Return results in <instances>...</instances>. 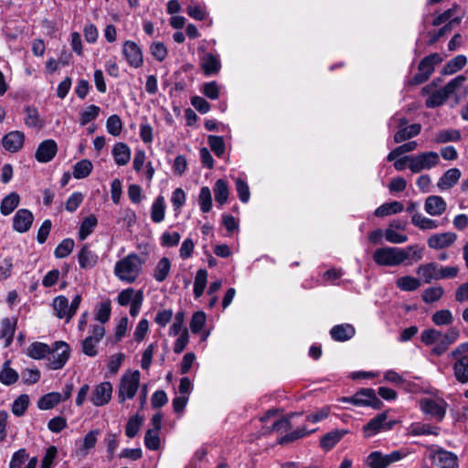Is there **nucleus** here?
Returning a JSON list of instances; mask_svg holds the SVG:
<instances>
[{
  "instance_id": "obj_1",
  "label": "nucleus",
  "mask_w": 468,
  "mask_h": 468,
  "mask_svg": "<svg viewBox=\"0 0 468 468\" xmlns=\"http://www.w3.org/2000/svg\"><path fill=\"white\" fill-rule=\"evenodd\" d=\"M422 249L418 245L405 248L381 247L373 253L374 261L379 266L395 267L401 264L411 265L422 259Z\"/></svg>"
},
{
  "instance_id": "obj_2",
  "label": "nucleus",
  "mask_w": 468,
  "mask_h": 468,
  "mask_svg": "<svg viewBox=\"0 0 468 468\" xmlns=\"http://www.w3.org/2000/svg\"><path fill=\"white\" fill-rule=\"evenodd\" d=\"M466 77L458 75L451 80L443 88L435 89V84L432 82L422 88L421 93L427 95L425 105L427 108H436L441 106L447 99L456 94L462 88L466 92L467 88L463 87Z\"/></svg>"
},
{
  "instance_id": "obj_3",
  "label": "nucleus",
  "mask_w": 468,
  "mask_h": 468,
  "mask_svg": "<svg viewBox=\"0 0 468 468\" xmlns=\"http://www.w3.org/2000/svg\"><path fill=\"white\" fill-rule=\"evenodd\" d=\"M144 261L136 253H129L114 266V275L126 283L134 282L142 273Z\"/></svg>"
},
{
  "instance_id": "obj_4",
  "label": "nucleus",
  "mask_w": 468,
  "mask_h": 468,
  "mask_svg": "<svg viewBox=\"0 0 468 468\" xmlns=\"http://www.w3.org/2000/svg\"><path fill=\"white\" fill-rule=\"evenodd\" d=\"M459 268L457 266H441L438 263L421 264L417 269V274L420 275L425 283L442 279H452L457 276Z\"/></svg>"
},
{
  "instance_id": "obj_5",
  "label": "nucleus",
  "mask_w": 468,
  "mask_h": 468,
  "mask_svg": "<svg viewBox=\"0 0 468 468\" xmlns=\"http://www.w3.org/2000/svg\"><path fill=\"white\" fill-rule=\"evenodd\" d=\"M449 356L454 360L452 369L455 378L460 383L468 382V342H463L456 346L449 354Z\"/></svg>"
},
{
  "instance_id": "obj_6",
  "label": "nucleus",
  "mask_w": 468,
  "mask_h": 468,
  "mask_svg": "<svg viewBox=\"0 0 468 468\" xmlns=\"http://www.w3.org/2000/svg\"><path fill=\"white\" fill-rule=\"evenodd\" d=\"M419 404L421 412L437 422H441L446 415L448 403L441 397H424L420 399Z\"/></svg>"
},
{
  "instance_id": "obj_7",
  "label": "nucleus",
  "mask_w": 468,
  "mask_h": 468,
  "mask_svg": "<svg viewBox=\"0 0 468 468\" xmlns=\"http://www.w3.org/2000/svg\"><path fill=\"white\" fill-rule=\"evenodd\" d=\"M80 302L81 296L80 294H76L70 303L69 299L64 295L55 297L52 301V308L55 316L58 319H65L66 322L69 323L77 313Z\"/></svg>"
},
{
  "instance_id": "obj_8",
  "label": "nucleus",
  "mask_w": 468,
  "mask_h": 468,
  "mask_svg": "<svg viewBox=\"0 0 468 468\" xmlns=\"http://www.w3.org/2000/svg\"><path fill=\"white\" fill-rule=\"evenodd\" d=\"M140 379L141 374L138 370L129 371L122 375L118 387V400L120 403L134 398L139 388Z\"/></svg>"
},
{
  "instance_id": "obj_9",
  "label": "nucleus",
  "mask_w": 468,
  "mask_h": 468,
  "mask_svg": "<svg viewBox=\"0 0 468 468\" xmlns=\"http://www.w3.org/2000/svg\"><path fill=\"white\" fill-rule=\"evenodd\" d=\"M339 401L352 403L356 406H369L374 409H379L382 401L377 397L373 388H362L351 397H342Z\"/></svg>"
},
{
  "instance_id": "obj_10",
  "label": "nucleus",
  "mask_w": 468,
  "mask_h": 468,
  "mask_svg": "<svg viewBox=\"0 0 468 468\" xmlns=\"http://www.w3.org/2000/svg\"><path fill=\"white\" fill-rule=\"evenodd\" d=\"M443 58L439 53H432L425 57L419 64V72L413 77L412 84H420L426 81L433 73L435 66L442 62Z\"/></svg>"
},
{
  "instance_id": "obj_11",
  "label": "nucleus",
  "mask_w": 468,
  "mask_h": 468,
  "mask_svg": "<svg viewBox=\"0 0 468 468\" xmlns=\"http://www.w3.org/2000/svg\"><path fill=\"white\" fill-rule=\"evenodd\" d=\"M408 123V121L404 117H399L398 115H394L388 122V126L391 127L394 124H397L399 130L394 135V142L399 144L403 141L409 140L416 135H418L421 131V125L419 123H414L409 126H405Z\"/></svg>"
},
{
  "instance_id": "obj_12",
  "label": "nucleus",
  "mask_w": 468,
  "mask_h": 468,
  "mask_svg": "<svg viewBox=\"0 0 468 468\" xmlns=\"http://www.w3.org/2000/svg\"><path fill=\"white\" fill-rule=\"evenodd\" d=\"M406 457V452L393 451L388 454H383L378 451L372 452L366 460L369 468H387L389 464L399 462Z\"/></svg>"
},
{
  "instance_id": "obj_13",
  "label": "nucleus",
  "mask_w": 468,
  "mask_h": 468,
  "mask_svg": "<svg viewBox=\"0 0 468 468\" xmlns=\"http://www.w3.org/2000/svg\"><path fill=\"white\" fill-rule=\"evenodd\" d=\"M48 356V367L51 370L60 369L69 360V346L65 342H56Z\"/></svg>"
},
{
  "instance_id": "obj_14",
  "label": "nucleus",
  "mask_w": 468,
  "mask_h": 468,
  "mask_svg": "<svg viewBox=\"0 0 468 468\" xmlns=\"http://www.w3.org/2000/svg\"><path fill=\"white\" fill-rule=\"evenodd\" d=\"M410 170L412 173H420L422 170H430L437 166L440 163L438 153L430 151L423 152L416 155H411Z\"/></svg>"
},
{
  "instance_id": "obj_15",
  "label": "nucleus",
  "mask_w": 468,
  "mask_h": 468,
  "mask_svg": "<svg viewBox=\"0 0 468 468\" xmlns=\"http://www.w3.org/2000/svg\"><path fill=\"white\" fill-rule=\"evenodd\" d=\"M89 333L81 343L82 352L86 356H95L98 354V345L105 335V328L102 324H91Z\"/></svg>"
},
{
  "instance_id": "obj_16",
  "label": "nucleus",
  "mask_w": 468,
  "mask_h": 468,
  "mask_svg": "<svg viewBox=\"0 0 468 468\" xmlns=\"http://www.w3.org/2000/svg\"><path fill=\"white\" fill-rule=\"evenodd\" d=\"M395 421H388V414L382 412L372 418L364 427L363 435L370 438L381 431H389L393 428Z\"/></svg>"
},
{
  "instance_id": "obj_17",
  "label": "nucleus",
  "mask_w": 468,
  "mask_h": 468,
  "mask_svg": "<svg viewBox=\"0 0 468 468\" xmlns=\"http://www.w3.org/2000/svg\"><path fill=\"white\" fill-rule=\"evenodd\" d=\"M122 53L130 67L138 69L143 66V52L134 41L126 40L122 45Z\"/></svg>"
},
{
  "instance_id": "obj_18",
  "label": "nucleus",
  "mask_w": 468,
  "mask_h": 468,
  "mask_svg": "<svg viewBox=\"0 0 468 468\" xmlns=\"http://www.w3.org/2000/svg\"><path fill=\"white\" fill-rule=\"evenodd\" d=\"M112 395V385L109 381L96 385L91 392L90 400L96 407L108 404Z\"/></svg>"
},
{
  "instance_id": "obj_19",
  "label": "nucleus",
  "mask_w": 468,
  "mask_h": 468,
  "mask_svg": "<svg viewBox=\"0 0 468 468\" xmlns=\"http://www.w3.org/2000/svg\"><path fill=\"white\" fill-rule=\"evenodd\" d=\"M100 434L99 429L90 431L81 441L76 442L78 447L75 451V455L80 458H85L95 448Z\"/></svg>"
},
{
  "instance_id": "obj_20",
  "label": "nucleus",
  "mask_w": 468,
  "mask_h": 468,
  "mask_svg": "<svg viewBox=\"0 0 468 468\" xmlns=\"http://www.w3.org/2000/svg\"><path fill=\"white\" fill-rule=\"evenodd\" d=\"M200 67L206 76L217 75L221 69L220 57L217 53L206 52L200 56Z\"/></svg>"
},
{
  "instance_id": "obj_21",
  "label": "nucleus",
  "mask_w": 468,
  "mask_h": 468,
  "mask_svg": "<svg viewBox=\"0 0 468 468\" xmlns=\"http://www.w3.org/2000/svg\"><path fill=\"white\" fill-rule=\"evenodd\" d=\"M460 336V330L457 327L449 328L444 334L441 333V338L438 343L432 348V353L441 356L448 347L455 343Z\"/></svg>"
},
{
  "instance_id": "obj_22",
  "label": "nucleus",
  "mask_w": 468,
  "mask_h": 468,
  "mask_svg": "<svg viewBox=\"0 0 468 468\" xmlns=\"http://www.w3.org/2000/svg\"><path fill=\"white\" fill-rule=\"evenodd\" d=\"M33 221V213L27 208H20L13 218V229L19 233H25L31 228Z\"/></svg>"
},
{
  "instance_id": "obj_23",
  "label": "nucleus",
  "mask_w": 468,
  "mask_h": 468,
  "mask_svg": "<svg viewBox=\"0 0 468 468\" xmlns=\"http://www.w3.org/2000/svg\"><path fill=\"white\" fill-rule=\"evenodd\" d=\"M58 152L57 143L52 139L43 141L37 147L35 156L40 163L51 161Z\"/></svg>"
},
{
  "instance_id": "obj_24",
  "label": "nucleus",
  "mask_w": 468,
  "mask_h": 468,
  "mask_svg": "<svg viewBox=\"0 0 468 468\" xmlns=\"http://www.w3.org/2000/svg\"><path fill=\"white\" fill-rule=\"evenodd\" d=\"M432 462L440 468H457V456L448 451L439 449L432 453Z\"/></svg>"
},
{
  "instance_id": "obj_25",
  "label": "nucleus",
  "mask_w": 468,
  "mask_h": 468,
  "mask_svg": "<svg viewBox=\"0 0 468 468\" xmlns=\"http://www.w3.org/2000/svg\"><path fill=\"white\" fill-rule=\"evenodd\" d=\"M457 235L453 232H443L431 235L428 240L431 249L441 250L450 247L455 242Z\"/></svg>"
},
{
  "instance_id": "obj_26",
  "label": "nucleus",
  "mask_w": 468,
  "mask_h": 468,
  "mask_svg": "<svg viewBox=\"0 0 468 468\" xmlns=\"http://www.w3.org/2000/svg\"><path fill=\"white\" fill-rule=\"evenodd\" d=\"M447 208V203L441 196H429L425 199L424 210L431 217L441 216Z\"/></svg>"
},
{
  "instance_id": "obj_27",
  "label": "nucleus",
  "mask_w": 468,
  "mask_h": 468,
  "mask_svg": "<svg viewBox=\"0 0 468 468\" xmlns=\"http://www.w3.org/2000/svg\"><path fill=\"white\" fill-rule=\"evenodd\" d=\"M24 142L25 134L23 132L12 131L3 137L2 145L6 151L16 153L22 148Z\"/></svg>"
},
{
  "instance_id": "obj_28",
  "label": "nucleus",
  "mask_w": 468,
  "mask_h": 468,
  "mask_svg": "<svg viewBox=\"0 0 468 468\" xmlns=\"http://www.w3.org/2000/svg\"><path fill=\"white\" fill-rule=\"evenodd\" d=\"M78 261L81 269L90 270L98 264L99 256L95 251L90 250V244L86 243L81 247L78 254Z\"/></svg>"
},
{
  "instance_id": "obj_29",
  "label": "nucleus",
  "mask_w": 468,
  "mask_h": 468,
  "mask_svg": "<svg viewBox=\"0 0 468 468\" xmlns=\"http://www.w3.org/2000/svg\"><path fill=\"white\" fill-rule=\"evenodd\" d=\"M356 334L355 327L350 324H341L333 326L330 330L332 339L337 342H345L351 339Z\"/></svg>"
},
{
  "instance_id": "obj_30",
  "label": "nucleus",
  "mask_w": 468,
  "mask_h": 468,
  "mask_svg": "<svg viewBox=\"0 0 468 468\" xmlns=\"http://www.w3.org/2000/svg\"><path fill=\"white\" fill-rule=\"evenodd\" d=\"M462 173L458 168H450L439 178L437 186L440 190H447L454 186L461 178Z\"/></svg>"
},
{
  "instance_id": "obj_31",
  "label": "nucleus",
  "mask_w": 468,
  "mask_h": 468,
  "mask_svg": "<svg viewBox=\"0 0 468 468\" xmlns=\"http://www.w3.org/2000/svg\"><path fill=\"white\" fill-rule=\"evenodd\" d=\"M348 433L347 430H334L324 434L320 441V446L324 451H330L342 438Z\"/></svg>"
},
{
  "instance_id": "obj_32",
  "label": "nucleus",
  "mask_w": 468,
  "mask_h": 468,
  "mask_svg": "<svg viewBox=\"0 0 468 468\" xmlns=\"http://www.w3.org/2000/svg\"><path fill=\"white\" fill-rule=\"evenodd\" d=\"M112 153L115 163L120 166L127 165L131 159V149L124 143L115 144Z\"/></svg>"
},
{
  "instance_id": "obj_33",
  "label": "nucleus",
  "mask_w": 468,
  "mask_h": 468,
  "mask_svg": "<svg viewBox=\"0 0 468 468\" xmlns=\"http://www.w3.org/2000/svg\"><path fill=\"white\" fill-rule=\"evenodd\" d=\"M439 431V427L422 422H414L409 428V433L412 436L438 435Z\"/></svg>"
},
{
  "instance_id": "obj_34",
  "label": "nucleus",
  "mask_w": 468,
  "mask_h": 468,
  "mask_svg": "<svg viewBox=\"0 0 468 468\" xmlns=\"http://www.w3.org/2000/svg\"><path fill=\"white\" fill-rule=\"evenodd\" d=\"M165 200L163 196H158L151 207V219L154 223H160L165 219Z\"/></svg>"
},
{
  "instance_id": "obj_35",
  "label": "nucleus",
  "mask_w": 468,
  "mask_h": 468,
  "mask_svg": "<svg viewBox=\"0 0 468 468\" xmlns=\"http://www.w3.org/2000/svg\"><path fill=\"white\" fill-rule=\"evenodd\" d=\"M16 331V322L9 318H5L1 322L0 338L5 340V346L11 345Z\"/></svg>"
},
{
  "instance_id": "obj_36",
  "label": "nucleus",
  "mask_w": 468,
  "mask_h": 468,
  "mask_svg": "<svg viewBox=\"0 0 468 468\" xmlns=\"http://www.w3.org/2000/svg\"><path fill=\"white\" fill-rule=\"evenodd\" d=\"M462 138L461 132L456 129H443L437 132L433 141L436 144H446L451 142H458Z\"/></svg>"
},
{
  "instance_id": "obj_37",
  "label": "nucleus",
  "mask_w": 468,
  "mask_h": 468,
  "mask_svg": "<svg viewBox=\"0 0 468 468\" xmlns=\"http://www.w3.org/2000/svg\"><path fill=\"white\" fill-rule=\"evenodd\" d=\"M213 191L215 200L219 206H223L227 203L229 196V189L228 183L224 179H218L215 182Z\"/></svg>"
},
{
  "instance_id": "obj_38",
  "label": "nucleus",
  "mask_w": 468,
  "mask_h": 468,
  "mask_svg": "<svg viewBox=\"0 0 468 468\" xmlns=\"http://www.w3.org/2000/svg\"><path fill=\"white\" fill-rule=\"evenodd\" d=\"M456 8H457V5H454L452 8H449L448 10L444 11L442 14L436 16L432 22L433 26L438 27L446 22H447V25L452 26V27L453 25L459 24L462 20V17L454 16Z\"/></svg>"
},
{
  "instance_id": "obj_39",
  "label": "nucleus",
  "mask_w": 468,
  "mask_h": 468,
  "mask_svg": "<svg viewBox=\"0 0 468 468\" xmlns=\"http://www.w3.org/2000/svg\"><path fill=\"white\" fill-rule=\"evenodd\" d=\"M20 197L17 193L12 192L5 197L1 202L0 211L4 216L10 215L19 205Z\"/></svg>"
},
{
  "instance_id": "obj_40",
  "label": "nucleus",
  "mask_w": 468,
  "mask_h": 468,
  "mask_svg": "<svg viewBox=\"0 0 468 468\" xmlns=\"http://www.w3.org/2000/svg\"><path fill=\"white\" fill-rule=\"evenodd\" d=\"M18 378V373L10 367V361H5L0 369V382L3 385L10 386L15 384Z\"/></svg>"
},
{
  "instance_id": "obj_41",
  "label": "nucleus",
  "mask_w": 468,
  "mask_h": 468,
  "mask_svg": "<svg viewBox=\"0 0 468 468\" xmlns=\"http://www.w3.org/2000/svg\"><path fill=\"white\" fill-rule=\"evenodd\" d=\"M50 351V347L44 343L34 342L27 349V356L33 359H42L48 356Z\"/></svg>"
},
{
  "instance_id": "obj_42",
  "label": "nucleus",
  "mask_w": 468,
  "mask_h": 468,
  "mask_svg": "<svg viewBox=\"0 0 468 468\" xmlns=\"http://www.w3.org/2000/svg\"><path fill=\"white\" fill-rule=\"evenodd\" d=\"M411 223L422 230L435 229L439 227L436 220L429 218L419 212L412 215Z\"/></svg>"
},
{
  "instance_id": "obj_43",
  "label": "nucleus",
  "mask_w": 468,
  "mask_h": 468,
  "mask_svg": "<svg viewBox=\"0 0 468 468\" xmlns=\"http://www.w3.org/2000/svg\"><path fill=\"white\" fill-rule=\"evenodd\" d=\"M171 270V261L168 258L163 257L157 262L154 270V278L156 282H164Z\"/></svg>"
},
{
  "instance_id": "obj_44",
  "label": "nucleus",
  "mask_w": 468,
  "mask_h": 468,
  "mask_svg": "<svg viewBox=\"0 0 468 468\" xmlns=\"http://www.w3.org/2000/svg\"><path fill=\"white\" fill-rule=\"evenodd\" d=\"M403 205L399 201H392L388 203H384L379 206L374 212L376 217L381 218L392 214L400 213L403 211Z\"/></svg>"
},
{
  "instance_id": "obj_45",
  "label": "nucleus",
  "mask_w": 468,
  "mask_h": 468,
  "mask_svg": "<svg viewBox=\"0 0 468 468\" xmlns=\"http://www.w3.org/2000/svg\"><path fill=\"white\" fill-rule=\"evenodd\" d=\"M101 112V108L97 105L90 104L83 108L80 112L79 122L81 126L87 125L89 122L96 120Z\"/></svg>"
},
{
  "instance_id": "obj_46",
  "label": "nucleus",
  "mask_w": 468,
  "mask_h": 468,
  "mask_svg": "<svg viewBox=\"0 0 468 468\" xmlns=\"http://www.w3.org/2000/svg\"><path fill=\"white\" fill-rule=\"evenodd\" d=\"M98 224V219L94 215H90L85 218L80 223L79 229V239L80 240L86 239L94 230Z\"/></svg>"
},
{
  "instance_id": "obj_47",
  "label": "nucleus",
  "mask_w": 468,
  "mask_h": 468,
  "mask_svg": "<svg viewBox=\"0 0 468 468\" xmlns=\"http://www.w3.org/2000/svg\"><path fill=\"white\" fill-rule=\"evenodd\" d=\"M61 402L59 392H50L42 396L37 402L38 409L48 410L53 409Z\"/></svg>"
},
{
  "instance_id": "obj_48",
  "label": "nucleus",
  "mask_w": 468,
  "mask_h": 468,
  "mask_svg": "<svg viewBox=\"0 0 468 468\" xmlns=\"http://www.w3.org/2000/svg\"><path fill=\"white\" fill-rule=\"evenodd\" d=\"M92 163L88 159H82L73 166L72 176L76 179H82L90 176L92 171Z\"/></svg>"
},
{
  "instance_id": "obj_49",
  "label": "nucleus",
  "mask_w": 468,
  "mask_h": 468,
  "mask_svg": "<svg viewBox=\"0 0 468 468\" xmlns=\"http://www.w3.org/2000/svg\"><path fill=\"white\" fill-rule=\"evenodd\" d=\"M467 63V58L464 55H458L452 58L442 69V73L445 75L453 74L461 70Z\"/></svg>"
},
{
  "instance_id": "obj_50",
  "label": "nucleus",
  "mask_w": 468,
  "mask_h": 468,
  "mask_svg": "<svg viewBox=\"0 0 468 468\" xmlns=\"http://www.w3.org/2000/svg\"><path fill=\"white\" fill-rule=\"evenodd\" d=\"M25 124L29 128L41 129L43 122L41 121L38 112L34 107H27L25 110Z\"/></svg>"
},
{
  "instance_id": "obj_51",
  "label": "nucleus",
  "mask_w": 468,
  "mask_h": 468,
  "mask_svg": "<svg viewBox=\"0 0 468 468\" xmlns=\"http://www.w3.org/2000/svg\"><path fill=\"white\" fill-rule=\"evenodd\" d=\"M188 16L196 20L203 21L207 16L206 5L203 3H195L194 0H189L186 8Z\"/></svg>"
},
{
  "instance_id": "obj_52",
  "label": "nucleus",
  "mask_w": 468,
  "mask_h": 468,
  "mask_svg": "<svg viewBox=\"0 0 468 468\" xmlns=\"http://www.w3.org/2000/svg\"><path fill=\"white\" fill-rule=\"evenodd\" d=\"M198 205L203 213H207L212 208V196L208 186H202L198 195Z\"/></svg>"
},
{
  "instance_id": "obj_53",
  "label": "nucleus",
  "mask_w": 468,
  "mask_h": 468,
  "mask_svg": "<svg viewBox=\"0 0 468 468\" xmlns=\"http://www.w3.org/2000/svg\"><path fill=\"white\" fill-rule=\"evenodd\" d=\"M207 271L204 269H200L197 271L195 282H194V294L196 298H199L207 286Z\"/></svg>"
},
{
  "instance_id": "obj_54",
  "label": "nucleus",
  "mask_w": 468,
  "mask_h": 468,
  "mask_svg": "<svg viewBox=\"0 0 468 468\" xmlns=\"http://www.w3.org/2000/svg\"><path fill=\"white\" fill-rule=\"evenodd\" d=\"M396 285L401 291L412 292L420 286V282L419 279L412 276H403L396 281Z\"/></svg>"
},
{
  "instance_id": "obj_55",
  "label": "nucleus",
  "mask_w": 468,
  "mask_h": 468,
  "mask_svg": "<svg viewBox=\"0 0 468 468\" xmlns=\"http://www.w3.org/2000/svg\"><path fill=\"white\" fill-rule=\"evenodd\" d=\"M29 404V397L27 394H22L17 397L12 403V413L17 417L25 414Z\"/></svg>"
},
{
  "instance_id": "obj_56",
  "label": "nucleus",
  "mask_w": 468,
  "mask_h": 468,
  "mask_svg": "<svg viewBox=\"0 0 468 468\" xmlns=\"http://www.w3.org/2000/svg\"><path fill=\"white\" fill-rule=\"evenodd\" d=\"M103 442L107 448L108 458L112 460L120 443L119 436L112 431L107 432L104 436Z\"/></svg>"
},
{
  "instance_id": "obj_57",
  "label": "nucleus",
  "mask_w": 468,
  "mask_h": 468,
  "mask_svg": "<svg viewBox=\"0 0 468 468\" xmlns=\"http://www.w3.org/2000/svg\"><path fill=\"white\" fill-rule=\"evenodd\" d=\"M107 132L112 136H118L122 130V122L119 115L112 114L106 121Z\"/></svg>"
},
{
  "instance_id": "obj_58",
  "label": "nucleus",
  "mask_w": 468,
  "mask_h": 468,
  "mask_svg": "<svg viewBox=\"0 0 468 468\" xmlns=\"http://www.w3.org/2000/svg\"><path fill=\"white\" fill-rule=\"evenodd\" d=\"M443 292L444 291L441 286L430 287L423 291L421 297L426 303H431L439 301L442 297Z\"/></svg>"
},
{
  "instance_id": "obj_59",
  "label": "nucleus",
  "mask_w": 468,
  "mask_h": 468,
  "mask_svg": "<svg viewBox=\"0 0 468 468\" xmlns=\"http://www.w3.org/2000/svg\"><path fill=\"white\" fill-rule=\"evenodd\" d=\"M436 325H449L453 321L452 314L450 310L444 309L435 312L431 317Z\"/></svg>"
},
{
  "instance_id": "obj_60",
  "label": "nucleus",
  "mask_w": 468,
  "mask_h": 468,
  "mask_svg": "<svg viewBox=\"0 0 468 468\" xmlns=\"http://www.w3.org/2000/svg\"><path fill=\"white\" fill-rule=\"evenodd\" d=\"M74 248V240L71 239H63L55 249L54 255L58 259L66 258Z\"/></svg>"
},
{
  "instance_id": "obj_61",
  "label": "nucleus",
  "mask_w": 468,
  "mask_h": 468,
  "mask_svg": "<svg viewBox=\"0 0 468 468\" xmlns=\"http://www.w3.org/2000/svg\"><path fill=\"white\" fill-rule=\"evenodd\" d=\"M142 422L143 419L139 415L130 417L125 428L126 436L129 438L135 437L141 428Z\"/></svg>"
},
{
  "instance_id": "obj_62",
  "label": "nucleus",
  "mask_w": 468,
  "mask_h": 468,
  "mask_svg": "<svg viewBox=\"0 0 468 468\" xmlns=\"http://www.w3.org/2000/svg\"><path fill=\"white\" fill-rule=\"evenodd\" d=\"M207 321V315L203 311H197L193 314L190 321V329L193 334H198L204 327Z\"/></svg>"
},
{
  "instance_id": "obj_63",
  "label": "nucleus",
  "mask_w": 468,
  "mask_h": 468,
  "mask_svg": "<svg viewBox=\"0 0 468 468\" xmlns=\"http://www.w3.org/2000/svg\"><path fill=\"white\" fill-rule=\"evenodd\" d=\"M144 445L151 451H156L160 447L159 431L156 430H148L144 436Z\"/></svg>"
},
{
  "instance_id": "obj_64",
  "label": "nucleus",
  "mask_w": 468,
  "mask_h": 468,
  "mask_svg": "<svg viewBox=\"0 0 468 468\" xmlns=\"http://www.w3.org/2000/svg\"><path fill=\"white\" fill-rule=\"evenodd\" d=\"M207 143L214 154L220 157L225 153V143L221 136L208 135Z\"/></svg>"
}]
</instances>
